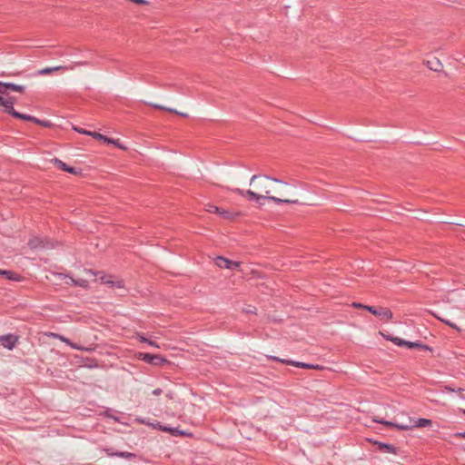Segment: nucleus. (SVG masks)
Returning <instances> with one entry per match:
<instances>
[{
    "mask_svg": "<svg viewBox=\"0 0 465 465\" xmlns=\"http://www.w3.org/2000/svg\"><path fill=\"white\" fill-rule=\"evenodd\" d=\"M271 181L277 183H283L286 185L288 184L287 183H284L283 181L278 178L270 177L268 175L254 174L252 176L250 180V185H253L257 192H254L252 190H242L240 188L232 189V191L238 193L239 195L247 198V200L250 202L260 203V200L267 199L275 203H298V200L281 199L276 196H270L269 194L271 193V189L269 186V183Z\"/></svg>",
    "mask_w": 465,
    "mask_h": 465,
    "instance_id": "obj_1",
    "label": "nucleus"
},
{
    "mask_svg": "<svg viewBox=\"0 0 465 465\" xmlns=\"http://www.w3.org/2000/svg\"><path fill=\"white\" fill-rule=\"evenodd\" d=\"M375 422H378V423H381L389 428H396L400 430H411L412 428H424V427H429V426H431L432 424V420H430V419H425V418H420L418 419L417 420H415V423L414 424H400V423H395V422H392V421H388V420H378V419H374L373 420Z\"/></svg>",
    "mask_w": 465,
    "mask_h": 465,
    "instance_id": "obj_2",
    "label": "nucleus"
},
{
    "mask_svg": "<svg viewBox=\"0 0 465 465\" xmlns=\"http://www.w3.org/2000/svg\"><path fill=\"white\" fill-rule=\"evenodd\" d=\"M365 310L384 322H389L393 317L392 312L386 307H375L369 305V307H365Z\"/></svg>",
    "mask_w": 465,
    "mask_h": 465,
    "instance_id": "obj_3",
    "label": "nucleus"
},
{
    "mask_svg": "<svg viewBox=\"0 0 465 465\" xmlns=\"http://www.w3.org/2000/svg\"><path fill=\"white\" fill-rule=\"evenodd\" d=\"M138 359L154 366H161L163 363L168 362L166 359L159 354H151L147 352H140Z\"/></svg>",
    "mask_w": 465,
    "mask_h": 465,
    "instance_id": "obj_4",
    "label": "nucleus"
},
{
    "mask_svg": "<svg viewBox=\"0 0 465 465\" xmlns=\"http://www.w3.org/2000/svg\"><path fill=\"white\" fill-rule=\"evenodd\" d=\"M205 210L208 213H216V214L220 215L221 217H223V219H226L229 221L234 220L239 215V213H232L227 210H224V209L218 207L212 203L206 204Z\"/></svg>",
    "mask_w": 465,
    "mask_h": 465,
    "instance_id": "obj_5",
    "label": "nucleus"
},
{
    "mask_svg": "<svg viewBox=\"0 0 465 465\" xmlns=\"http://www.w3.org/2000/svg\"><path fill=\"white\" fill-rule=\"evenodd\" d=\"M0 105L3 106V110L5 113L12 115L15 118L24 120V117L26 116V114L19 113L16 110H15L14 102L5 101L2 95L0 100Z\"/></svg>",
    "mask_w": 465,
    "mask_h": 465,
    "instance_id": "obj_6",
    "label": "nucleus"
},
{
    "mask_svg": "<svg viewBox=\"0 0 465 465\" xmlns=\"http://www.w3.org/2000/svg\"><path fill=\"white\" fill-rule=\"evenodd\" d=\"M28 246L33 250H43L53 248V244L49 240L41 237H34L29 240Z\"/></svg>",
    "mask_w": 465,
    "mask_h": 465,
    "instance_id": "obj_7",
    "label": "nucleus"
},
{
    "mask_svg": "<svg viewBox=\"0 0 465 465\" xmlns=\"http://www.w3.org/2000/svg\"><path fill=\"white\" fill-rule=\"evenodd\" d=\"M26 89L25 85L16 84L13 83H5L0 81V94L8 95V91H15L18 93H25Z\"/></svg>",
    "mask_w": 465,
    "mask_h": 465,
    "instance_id": "obj_8",
    "label": "nucleus"
},
{
    "mask_svg": "<svg viewBox=\"0 0 465 465\" xmlns=\"http://www.w3.org/2000/svg\"><path fill=\"white\" fill-rule=\"evenodd\" d=\"M215 264L220 268L233 270L240 267L241 262L229 260L223 256H218L215 259Z\"/></svg>",
    "mask_w": 465,
    "mask_h": 465,
    "instance_id": "obj_9",
    "label": "nucleus"
},
{
    "mask_svg": "<svg viewBox=\"0 0 465 465\" xmlns=\"http://www.w3.org/2000/svg\"><path fill=\"white\" fill-rule=\"evenodd\" d=\"M17 341V336L14 334H5L0 336V345L3 347L12 350Z\"/></svg>",
    "mask_w": 465,
    "mask_h": 465,
    "instance_id": "obj_10",
    "label": "nucleus"
},
{
    "mask_svg": "<svg viewBox=\"0 0 465 465\" xmlns=\"http://www.w3.org/2000/svg\"><path fill=\"white\" fill-rule=\"evenodd\" d=\"M51 162L54 163V164L56 165L62 171L67 172L72 174L81 173V170H77L74 167L68 166L66 163H64L63 161L59 160L58 158H54L51 160Z\"/></svg>",
    "mask_w": 465,
    "mask_h": 465,
    "instance_id": "obj_11",
    "label": "nucleus"
},
{
    "mask_svg": "<svg viewBox=\"0 0 465 465\" xmlns=\"http://www.w3.org/2000/svg\"><path fill=\"white\" fill-rule=\"evenodd\" d=\"M373 444L377 446L378 450L381 452H388V453H391V454L399 453V449L396 448L392 444L384 443V442L377 441V440L373 441Z\"/></svg>",
    "mask_w": 465,
    "mask_h": 465,
    "instance_id": "obj_12",
    "label": "nucleus"
},
{
    "mask_svg": "<svg viewBox=\"0 0 465 465\" xmlns=\"http://www.w3.org/2000/svg\"><path fill=\"white\" fill-rule=\"evenodd\" d=\"M270 359L272 360V361H280V362H282L284 364L295 366V367H298V368L311 369V363H305V362H302V361H291V360L280 359V358L275 357V356H272V357H270Z\"/></svg>",
    "mask_w": 465,
    "mask_h": 465,
    "instance_id": "obj_13",
    "label": "nucleus"
},
{
    "mask_svg": "<svg viewBox=\"0 0 465 465\" xmlns=\"http://www.w3.org/2000/svg\"><path fill=\"white\" fill-rule=\"evenodd\" d=\"M24 121L33 122L46 128H50L54 125L50 121L41 120L30 114H26V116L24 117Z\"/></svg>",
    "mask_w": 465,
    "mask_h": 465,
    "instance_id": "obj_14",
    "label": "nucleus"
},
{
    "mask_svg": "<svg viewBox=\"0 0 465 465\" xmlns=\"http://www.w3.org/2000/svg\"><path fill=\"white\" fill-rule=\"evenodd\" d=\"M426 64L430 70L434 72H440L443 68L441 62L436 57H433L430 60H427Z\"/></svg>",
    "mask_w": 465,
    "mask_h": 465,
    "instance_id": "obj_15",
    "label": "nucleus"
},
{
    "mask_svg": "<svg viewBox=\"0 0 465 465\" xmlns=\"http://www.w3.org/2000/svg\"><path fill=\"white\" fill-rule=\"evenodd\" d=\"M64 278L68 279V281L65 282L66 284H72L74 286H80L83 288H86L88 286V281L84 279H74L73 277L64 275Z\"/></svg>",
    "mask_w": 465,
    "mask_h": 465,
    "instance_id": "obj_16",
    "label": "nucleus"
},
{
    "mask_svg": "<svg viewBox=\"0 0 465 465\" xmlns=\"http://www.w3.org/2000/svg\"><path fill=\"white\" fill-rule=\"evenodd\" d=\"M101 282L104 284L109 285L110 287H116V288H124V282L123 281H113L109 280L106 276L101 277Z\"/></svg>",
    "mask_w": 465,
    "mask_h": 465,
    "instance_id": "obj_17",
    "label": "nucleus"
},
{
    "mask_svg": "<svg viewBox=\"0 0 465 465\" xmlns=\"http://www.w3.org/2000/svg\"><path fill=\"white\" fill-rule=\"evenodd\" d=\"M406 347H408L410 349H421V350H427V351H432V349L430 346H428L426 344H423L420 341H407Z\"/></svg>",
    "mask_w": 465,
    "mask_h": 465,
    "instance_id": "obj_18",
    "label": "nucleus"
},
{
    "mask_svg": "<svg viewBox=\"0 0 465 465\" xmlns=\"http://www.w3.org/2000/svg\"><path fill=\"white\" fill-rule=\"evenodd\" d=\"M158 426L161 430L170 432L173 436L187 435L186 432L180 430L177 428H170L166 426H162L160 424H158Z\"/></svg>",
    "mask_w": 465,
    "mask_h": 465,
    "instance_id": "obj_19",
    "label": "nucleus"
},
{
    "mask_svg": "<svg viewBox=\"0 0 465 465\" xmlns=\"http://www.w3.org/2000/svg\"><path fill=\"white\" fill-rule=\"evenodd\" d=\"M64 69H66V67H64V66L45 67L44 69L39 70L37 72V74H39V75L49 74L53 72L59 71V70H64Z\"/></svg>",
    "mask_w": 465,
    "mask_h": 465,
    "instance_id": "obj_20",
    "label": "nucleus"
},
{
    "mask_svg": "<svg viewBox=\"0 0 465 465\" xmlns=\"http://www.w3.org/2000/svg\"><path fill=\"white\" fill-rule=\"evenodd\" d=\"M151 106H153V108L159 109V110H163V111H167V112H170V113L177 114L182 115L183 117L187 116V114L177 112L174 109L168 108V107H165V106L158 104H151Z\"/></svg>",
    "mask_w": 465,
    "mask_h": 465,
    "instance_id": "obj_21",
    "label": "nucleus"
},
{
    "mask_svg": "<svg viewBox=\"0 0 465 465\" xmlns=\"http://www.w3.org/2000/svg\"><path fill=\"white\" fill-rule=\"evenodd\" d=\"M108 455L124 458L127 460L134 459L136 457V455L134 453L128 452V451H117L114 453H108Z\"/></svg>",
    "mask_w": 465,
    "mask_h": 465,
    "instance_id": "obj_22",
    "label": "nucleus"
},
{
    "mask_svg": "<svg viewBox=\"0 0 465 465\" xmlns=\"http://www.w3.org/2000/svg\"><path fill=\"white\" fill-rule=\"evenodd\" d=\"M91 134H90V136H93L94 139H97L99 141H103L104 143H111V142H112L109 137H107L100 133L91 131Z\"/></svg>",
    "mask_w": 465,
    "mask_h": 465,
    "instance_id": "obj_23",
    "label": "nucleus"
},
{
    "mask_svg": "<svg viewBox=\"0 0 465 465\" xmlns=\"http://www.w3.org/2000/svg\"><path fill=\"white\" fill-rule=\"evenodd\" d=\"M3 276H5L6 279L8 280H12V281H20L21 279V276L12 271H7L6 270V274H4Z\"/></svg>",
    "mask_w": 465,
    "mask_h": 465,
    "instance_id": "obj_24",
    "label": "nucleus"
},
{
    "mask_svg": "<svg viewBox=\"0 0 465 465\" xmlns=\"http://www.w3.org/2000/svg\"><path fill=\"white\" fill-rule=\"evenodd\" d=\"M391 342H393L394 344L398 345V346H406L407 344V341L401 339V338H399V337H395L393 339H391Z\"/></svg>",
    "mask_w": 465,
    "mask_h": 465,
    "instance_id": "obj_25",
    "label": "nucleus"
},
{
    "mask_svg": "<svg viewBox=\"0 0 465 465\" xmlns=\"http://www.w3.org/2000/svg\"><path fill=\"white\" fill-rule=\"evenodd\" d=\"M89 62L87 61H80V62H74L69 67H67L68 69H74L76 66H83V65H89Z\"/></svg>",
    "mask_w": 465,
    "mask_h": 465,
    "instance_id": "obj_26",
    "label": "nucleus"
},
{
    "mask_svg": "<svg viewBox=\"0 0 465 465\" xmlns=\"http://www.w3.org/2000/svg\"><path fill=\"white\" fill-rule=\"evenodd\" d=\"M433 315H434L437 319H439L440 322H444L445 324L449 325V326H450V327H451L452 329H455V330H458V331L460 330V329L458 328V326H457L455 323H452V322H450V321L445 320V319H442V318H440V317H439V316H437V315H435V314H433Z\"/></svg>",
    "mask_w": 465,
    "mask_h": 465,
    "instance_id": "obj_27",
    "label": "nucleus"
},
{
    "mask_svg": "<svg viewBox=\"0 0 465 465\" xmlns=\"http://www.w3.org/2000/svg\"><path fill=\"white\" fill-rule=\"evenodd\" d=\"M74 130H75L76 132H78L79 134H86V135H90L92 134H91V131H87V130H84L83 128H80V127H74Z\"/></svg>",
    "mask_w": 465,
    "mask_h": 465,
    "instance_id": "obj_28",
    "label": "nucleus"
},
{
    "mask_svg": "<svg viewBox=\"0 0 465 465\" xmlns=\"http://www.w3.org/2000/svg\"><path fill=\"white\" fill-rule=\"evenodd\" d=\"M110 140L112 141L111 143L114 144L116 147L124 150L125 149V147L120 143L118 139L110 138Z\"/></svg>",
    "mask_w": 465,
    "mask_h": 465,
    "instance_id": "obj_29",
    "label": "nucleus"
},
{
    "mask_svg": "<svg viewBox=\"0 0 465 465\" xmlns=\"http://www.w3.org/2000/svg\"><path fill=\"white\" fill-rule=\"evenodd\" d=\"M244 312L246 313H255L256 312V308L252 306V305H248L246 308H244L242 310Z\"/></svg>",
    "mask_w": 465,
    "mask_h": 465,
    "instance_id": "obj_30",
    "label": "nucleus"
},
{
    "mask_svg": "<svg viewBox=\"0 0 465 465\" xmlns=\"http://www.w3.org/2000/svg\"><path fill=\"white\" fill-rule=\"evenodd\" d=\"M352 306L355 307V308H361V309H364V310H365V307H369V305H364V304L360 303V302H353Z\"/></svg>",
    "mask_w": 465,
    "mask_h": 465,
    "instance_id": "obj_31",
    "label": "nucleus"
},
{
    "mask_svg": "<svg viewBox=\"0 0 465 465\" xmlns=\"http://www.w3.org/2000/svg\"><path fill=\"white\" fill-rule=\"evenodd\" d=\"M311 369L312 370H324L325 367H323L322 365H318V364H311Z\"/></svg>",
    "mask_w": 465,
    "mask_h": 465,
    "instance_id": "obj_32",
    "label": "nucleus"
},
{
    "mask_svg": "<svg viewBox=\"0 0 465 465\" xmlns=\"http://www.w3.org/2000/svg\"><path fill=\"white\" fill-rule=\"evenodd\" d=\"M162 392H163V390H162V389H160V388L154 389V390L152 391V393H153V395H155V396H158V395L162 394Z\"/></svg>",
    "mask_w": 465,
    "mask_h": 465,
    "instance_id": "obj_33",
    "label": "nucleus"
},
{
    "mask_svg": "<svg viewBox=\"0 0 465 465\" xmlns=\"http://www.w3.org/2000/svg\"><path fill=\"white\" fill-rule=\"evenodd\" d=\"M454 436L456 438L465 439V432H456Z\"/></svg>",
    "mask_w": 465,
    "mask_h": 465,
    "instance_id": "obj_34",
    "label": "nucleus"
},
{
    "mask_svg": "<svg viewBox=\"0 0 465 465\" xmlns=\"http://www.w3.org/2000/svg\"><path fill=\"white\" fill-rule=\"evenodd\" d=\"M382 336L387 340V341H391V339L395 338V336H392V335H386V334H383L381 333Z\"/></svg>",
    "mask_w": 465,
    "mask_h": 465,
    "instance_id": "obj_35",
    "label": "nucleus"
},
{
    "mask_svg": "<svg viewBox=\"0 0 465 465\" xmlns=\"http://www.w3.org/2000/svg\"><path fill=\"white\" fill-rule=\"evenodd\" d=\"M445 391L454 392L456 391L455 389L451 388L450 386H445Z\"/></svg>",
    "mask_w": 465,
    "mask_h": 465,
    "instance_id": "obj_36",
    "label": "nucleus"
},
{
    "mask_svg": "<svg viewBox=\"0 0 465 465\" xmlns=\"http://www.w3.org/2000/svg\"><path fill=\"white\" fill-rule=\"evenodd\" d=\"M86 274H90L91 276H94L95 273L93 272V270H84Z\"/></svg>",
    "mask_w": 465,
    "mask_h": 465,
    "instance_id": "obj_37",
    "label": "nucleus"
},
{
    "mask_svg": "<svg viewBox=\"0 0 465 465\" xmlns=\"http://www.w3.org/2000/svg\"><path fill=\"white\" fill-rule=\"evenodd\" d=\"M148 344L151 345V346H153V347H156L158 348L159 346L155 343V341H148Z\"/></svg>",
    "mask_w": 465,
    "mask_h": 465,
    "instance_id": "obj_38",
    "label": "nucleus"
},
{
    "mask_svg": "<svg viewBox=\"0 0 465 465\" xmlns=\"http://www.w3.org/2000/svg\"><path fill=\"white\" fill-rule=\"evenodd\" d=\"M140 341H143V342H146V343H148V341H149V340H148V339H146V338H145V337H143V336H141V337H140Z\"/></svg>",
    "mask_w": 465,
    "mask_h": 465,
    "instance_id": "obj_39",
    "label": "nucleus"
},
{
    "mask_svg": "<svg viewBox=\"0 0 465 465\" xmlns=\"http://www.w3.org/2000/svg\"><path fill=\"white\" fill-rule=\"evenodd\" d=\"M456 391H458L459 393H462L464 390L462 388H459ZM460 397L465 398L462 394H460Z\"/></svg>",
    "mask_w": 465,
    "mask_h": 465,
    "instance_id": "obj_40",
    "label": "nucleus"
},
{
    "mask_svg": "<svg viewBox=\"0 0 465 465\" xmlns=\"http://www.w3.org/2000/svg\"><path fill=\"white\" fill-rule=\"evenodd\" d=\"M5 101H9V102H14L15 103V98L14 97H7L6 99H5Z\"/></svg>",
    "mask_w": 465,
    "mask_h": 465,
    "instance_id": "obj_41",
    "label": "nucleus"
},
{
    "mask_svg": "<svg viewBox=\"0 0 465 465\" xmlns=\"http://www.w3.org/2000/svg\"><path fill=\"white\" fill-rule=\"evenodd\" d=\"M4 274H6V270L0 269V276H3Z\"/></svg>",
    "mask_w": 465,
    "mask_h": 465,
    "instance_id": "obj_42",
    "label": "nucleus"
},
{
    "mask_svg": "<svg viewBox=\"0 0 465 465\" xmlns=\"http://www.w3.org/2000/svg\"><path fill=\"white\" fill-rule=\"evenodd\" d=\"M61 340H62L63 341L66 342V343H69V340H68V339H66V338H63V337H61Z\"/></svg>",
    "mask_w": 465,
    "mask_h": 465,
    "instance_id": "obj_43",
    "label": "nucleus"
},
{
    "mask_svg": "<svg viewBox=\"0 0 465 465\" xmlns=\"http://www.w3.org/2000/svg\"><path fill=\"white\" fill-rule=\"evenodd\" d=\"M462 412L465 414V410H462Z\"/></svg>",
    "mask_w": 465,
    "mask_h": 465,
    "instance_id": "obj_44",
    "label": "nucleus"
}]
</instances>
